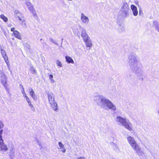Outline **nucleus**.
I'll return each instance as SVG.
<instances>
[{
    "label": "nucleus",
    "mask_w": 159,
    "mask_h": 159,
    "mask_svg": "<svg viewBox=\"0 0 159 159\" xmlns=\"http://www.w3.org/2000/svg\"><path fill=\"white\" fill-rule=\"evenodd\" d=\"M80 19L82 22L85 24H87L89 21V18L83 13L81 14Z\"/></svg>",
    "instance_id": "1a4fd4ad"
},
{
    "label": "nucleus",
    "mask_w": 159,
    "mask_h": 159,
    "mask_svg": "<svg viewBox=\"0 0 159 159\" xmlns=\"http://www.w3.org/2000/svg\"><path fill=\"white\" fill-rule=\"evenodd\" d=\"M61 149V151L64 153H65V152L66 151V150L65 149L64 147H63V148H61V149Z\"/></svg>",
    "instance_id": "f704fd0d"
},
{
    "label": "nucleus",
    "mask_w": 159,
    "mask_h": 159,
    "mask_svg": "<svg viewBox=\"0 0 159 159\" xmlns=\"http://www.w3.org/2000/svg\"><path fill=\"white\" fill-rule=\"evenodd\" d=\"M3 131V129H1L0 130V143L3 142V140L2 138V134Z\"/></svg>",
    "instance_id": "b1692460"
},
{
    "label": "nucleus",
    "mask_w": 159,
    "mask_h": 159,
    "mask_svg": "<svg viewBox=\"0 0 159 159\" xmlns=\"http://www.w3.org/2000/svg\"><path fill=\"white\" fill-rule=\"evenodd\" d=\"M14 13L16 15L17 14H20V15H22V14L19 12V11L17 10H16L14 11Z\"/></svg>",
    "instance_id": "473e14b6"
},
{
    "label": "nucleus",
    "mask_w": 159,
    "mask_h": 159,
    "mask_svg": "<svg viewBox=\"0 0 159 159\" xmlns=\"http://www.w3.org/2000/svg\"><path fill=\"white\" fill-rule=\"evenodd\" d=\"M76 159H87L85 157H80L77 158Z\"/></svg>",
    "instance_id": "72a5a7b5"
},
{
    "label": "nucleus",
    "mask_w": 159,
    "mask_h": 159,
    "mask_svg": "<svg viewBox=\"0 0 159 159\" xmlns=\"http://www.w3.org/2000/svg\"><path fill=\"white\" fill-rule=\"evenodd\" d=\"M122 31H124V28L123 27L122 28Z\"/></svg>",
    "instance_id": "49530a36"
},
{
    "label": "nucleus",
    "mask_w": 159,
    "mask_h": 159,
    "mask_svg": "<svg viewBox=\"0 0 159 159\" xmlns=\"http://www.w3.org/2000/svg\"><path fill=\"white\" fill-rule=\"evenodd\" d=\"M25 99L27 102H29L30 101V99L28 97L26 98Z\"/></svg>",
    "instance_id": "58836bf2"
},
{
    "label": "nucleus",
    "mask_w": 159,
    "mask_h": 159,
    "mask_svg": "<svg viewBox=\"0 0 159 159\" xmlns=\"http://www.w3.org/2000/svg\"><path fill=\"white\" fill-rule=\"evenodd\" d=\"M127 139L128 143L138 156H142L144 154V153L141 150V148L139 147V146L133 137L129 136L127 137Z\"/></svg>",
    "instance_id": "7ed1b4c3"
},
{
    "label": "nucleus",
    "mask_w": 159,
    "mask_h": 159,
    "mask_svg": "<svg viewBox=\"0 0 159 159\" xmlns=\"http://www.w3.org/2000/svg\"><path fill=\"white\" fill-rule=\"evenodd\" d=\"M93 101L98 106L104 109L108 108L114 111L116 109L115 105L111 101L102 95L95 96L93 97Z\"/></svg>",
    "instance_id": "f03ea898"
},
{
    "label": "nucleus",
    "mask_w": 159,
    "mask_h": 159,
    "mask_svg": "<svg viewBox=\"0 0 159 159\" xmlns=\"http://www.w3.org/2000/svg\"><path fill=\"white\" fill-rule=\"evenodd\" d=\"M13 34L16 38L20 39H21V36L19 32L18 31H14Z\"/></svg>",
    "instance_id": "6ab92c4d"
},
{
    "label": "nucleus",
    "mask_w": 159,
    "mask_h": 159,
    "mask_svg": "<svg viewBox=\"0 0 159 159\" xmlns=\"http://www.w3.org/2000/svg\"><path fill=\"white\" fill-rule=\"evenodd\" d=\"M30 70L32 74H34L36 73V70L32 66H30Z\"/></svg>",
    "instance_id": "4be33fe9"
},
{
    "label": "nucleus",
    "mask_w": 159,
    "mask_h": 159,
    "mask_svg": "<svg viewBox=\"0 0 159 159\" xmlns=\"http://www.w3.org/2000/svg\"><path fill=\"white\" fill-rule=\"evenodd\" d=\"M0 17L1 19H2L5 22H6L8 20L7 18L5 17L3 14H2L0 16Z\"/></svg>",
    "instance_id": "5701e85b"
},
{
    "label": "nucleus",
    "mask_w": 159,
    "mask_h": 159,
    "mask_svg": "<svg viewBox=\"0 0 159 159\" xmlns=\"http://www.w3.org/2000/svg\"><path fill=\"white\" fill-rule=\"evenodd\" d=\"M9 155L11 157H13L15 156V149L13 148L10 150L9 153Z\"/></svg>",
    "instance_id": "a211bd4d"
},
{
    "label": "nucleus",
    "mask_w": 159,
    "mask_h": 159,
    "mask_svg": "<svg viewBox=\"0 0 159 159\" xmlns=\"http://www.w3.org/2000/svg\"><path fill=\"white\" fill-rule=\"evenodd\" d=\"M57 64V66H59L61 67L62 66V65L60 61L58 60H57L56 62Z\"/></svg>",
    "instance_id": "7c9ffc66"
},
{
    "label": "nucleus",
    "mask_w": 159,
    "mask_h": 159,
    "mask_svg": "<svg viewBox=\"0 0 159 159\" xmlns=\"http://www.w3.org/2000/svg\"><path fill=\"white\" fill-rule=\"evenodd\" d=\"M22 93L23 94H25V90L24 89V88L22 86Z\"/></svg>",
    "instance_id": "e433bc0d"
},
{
    "label": "nucleus",
    "mask_w": 159,
    "mask_h": 159,
    "mask_svg": "<svg viewBox=\"0 0 159 159\" xmlns=\"http://www.w3.org/2000/svg\"><path fill=\"white\" fill-rule=\"evenodd\" d=\"M21 25L25 28H26L27 27V25L25 22V21L21 22Z\"/></svg>",
    "instance_id": "cd10ccee"
},
{
    "label": "nucleus",
    "mask_w": 159,
    "mask_h": 159,
    "mask_svg": "<svg viewBox=\"0 0 159 159\" xmlns=\"http://www.w3.org/2000/svg\"><path fill=\"white\" fill-rule=\"evenodd\" d=\"M50 81H51V83H53L55 82V80L53 79L50 80Z\"/></svg>",
    "instance_id": "a19ab883"
},
{
    "label": "nucleus",
    "mask_w": 159,
    "mask_h": 159,
    "mask_svg": "<svg viewBox=\"0 0 159 159\" xmlns=\"http://www.w3.org/2000/svg\"><path fill=\"white\" fill-rule=\"evenodd\" d=\"M128 61L130 69L135 74L139 77L142 76L143 73L142 65L136 54L130 53L128 56Z\"/></svg>",
    "instance_id": "f257e3e1"
},
{
    "label": "nucleus",
    "mask_w": 159,
    "mask_h": 159,
    "mask_svg": "<svg viewBox=\"0 0 159 159\" xmlns=\"http://www.w3.org/2000/svg\"><path fill=\"white\" fill-rule=\"evenodd\" d=\"M35 141H36V142H37L38 143V144L39 145H40V143L39 142V140L38 139H36Z\"/></svg>",
    "instance_id": "79ce46f5"
},
{
    "label": "nucleus",
    "mask_w": 159,
    "mask_h": 159,
    "mask_svg": "<svg viewBox=\"0 0 159 159\" xmlns=\"http://www.w3.org/2000/svg\"><path fill=\"white\" fill-rule=\"evenodd\" d=\"M131 8L132 10L133 15L135 16H137L138 14L137 7L134 5H132L131 6Z\"/></svg>",
    "instance_id": "ddd939ff"
},
{
    "label": "nucleus",
    "mask_w": 159,
    "mask_h": 159,
    "mask_svg": "<svg viewBox=\"0 0 159 159\" xmlns=\"http://www.w3.org/2000/svg\"><path fill=\"white\" fill-rule=\"evenodd\" d=\"M81 36L83 39L89 37L86 32V30L84 28H83L82 30L81 31Z\"/></svg>",
    "instance_id": "4468645a"
},
{
    "label": "nucleus",
    "mask_w": 159,
    "mask_h": 159,
    "mask_svg": "<svg viewBox=\"0 0 159 159\" xmlns=\"http://www.w3.org/2000/svg\"><path fill=\"white\" fill-rule=\"evenodd\" d=\"M52 110L56 112L58 111V108L57 106V103L55 102L50 103Z\"/></svg>",
    "instance_id": "f8f14e48"
},
{
    "label": "nucleus",
    "mask_w": 159,
    "mask_h": 159,
    "mask_svg": "<svg viewBox=\"0 0 159 159\" xmlns=\"http://www.w3.org/2000/svg\"><path fill=\"white\" fill-rule=\"evenodd\" d=\"M157 113L159 115V109L157 111Z\"/></svg>",
    "instance_id": "a18cd8bd"
},
{
    "label": "nucleus",
    "mask_w": 159,
    "mask_h": 159,
    "mask_svg": "<svg viewBox=\"0 0 159 159\" xmlns=\"http://www.w3.org/2000/svg\"><path fill=\"white\" fill-rule=\"evenodd\" d=\"M135 3L137 5H139V2L138 1H135Z\"/></svg>",
    "instance_id": "37998d69"
},
{
    "label": "nucleus",
    "mask_w": 159,
    "mask_h": 159,
    "mask_svg": "<svg viewBox=\"0 0 159 159\" xmlns=\"http://www.w3.org/2000/svg\"><path fill=\"white\" fill-rule=\"evenodd\" d=\"M8 150V148L6 144H5L3 142L0 143V150L6 152Z\"/></svg>",
    "instance_id": "9b49d317"
},
{
    "label": "nucleus",
    "mask_w": 159,
    "mask_h": 159,
    "mask_svg": "<svg viewBox=\"0 0 159 159\" xmlns=\"http://www.w3.org/2000/svg\"><path fill=\"white\" fill-rule=\"evenodd\" d=\"M15 30V28L14 27L12 28L11 29V31L13 32V34L14 33V32L16 31Z\"/></svg>",
    "instance_id": "4c0bfd02"
},
{
    "label": "nucleus",
    "mask_w": 159,
    "mask_h": 159,
    "mask_svg": "<svg viewBox=\"0 0 159 159\" xmlns=\"http://www.w3.org/2000/svg\"><path fill=\"white\" fill-rule=\"evenodd\" d=\"M129 11L128 5L126 2H124L120 9V12L123 17L126 16Z\"/></svg>",
    "instance_id": "39448f33"
},
{
    "label": "nucleus",
    "mask_w": 159,
    "mask_h": 159,
    "mask_svg": "<svg viewBox=\"0 0 159 159\" xmlns=\"http://www.w3.org/2000/svg\"><path fill=\"white\" fill-rule=\"evenodd\" d=\"M60 147L59 149H61V148H63V147H64V145L61 142H59L58 143Z\"/></svg>",
    "instance_id": "2f4dec72"
},
{
    "label": "nucleus",
    "mask_w": 159,
    "mask_h": 159,
    "mask_svg": "<svg viewBox=\"0 0 159 159\" xmlns=\"http://www.w3.org/2000/svg\"><path fill=\"white\" fill-rule=\"evenodd\" d=\"M18 16L19 20L21 21V22L25 21V17L23 16L22 15H18Z\"/></svg>",
    "instance_id": "412c9836"
},
{
    "label": "nucleus",
    "mask_w": 159,
    "mask_h": 159,
    "mask_svg": "<svg viewBox=\"0 0 159 159\" xmlns=\"http://www.w3.org/2000/svg\"><path fill=\"white\" fill-rule=\"evenodd\" d=\"M23 96L25 98V99L26 98H28V97L27 96L26 94L25 93V94H23Z\"/></svg>",
    "instance_id": "ea45409f"
},
{
    "label": "nucleus",
    "mask_w": 159,
    "mask_h": 159,
    "mask_svg": "<svg viewBox=\"0 0 159 159\" xmlns=\"http://www.w3.org/2000/svg\"><path fill=\"white\" fill-rule=\"evenodd\" d=\"M18 15H20V14H17L16 15V16L18 18Z\"/></svg>",
    "instance_id": "c03bdc74"
},
{
    "label": "nucleus",
    "mask_w": 159,
    "mask_h": 159,
    "mask_svg": "<svg viewBox=\"0 0 159 159\" xmlns=\"http://www.w3.org/2000/svg\"><path fill=\"white\" fill-rule=\"evenodd\" d=\"M113 143V144L112 146H113V148L114 149H115L116 150H119V147L116 144Z\"/></svg>",
    "instance_id": "a878e982"
},
{
    "label": "nucleus",
    "mask_w": 159,
    "mask_h": 159,
    "mask_svg": "<svg viewBox=\"0 0 159 159\" xmlns=\"http://www.w3.org/2000/svg\"><path fill=\"white\" fill-rule=\"evenodd\" d=\"M48 99L49 103L55 102V97L53 93L52 92H49L47 93Z\"/></svg>",
    "instance_id": "0eeeda50"
},
{
    "label": "nucleus",
    "mask_w": 159,
    "mask_h": 159,
    "mask_svg": "<svg viewBox=\"0 0 159 159\" xmlns=\"http://www.w3.org/2000/svg\"><path fill=\"white\" fill-rule=\"evenodd\" d=\"M50 40L52 43H54L55 44H56L57 45H58V43L56 41H55L52 38H50Z\"/></svg>",
    "instance_id": "c756f323"
},
{
    "label": "nucleus",
    "mask_w": 159,
    "mask_h": 159,
    "mask_svg": "<svg viewBox=\"0 0 159 159\" xmlns=\"http://www.w3.org/2000/svg\"><path fill=\"white\" fill-rule=\"evenodd\" d=\"M83 40L85 42L86 47L89 48L92 47V42L89 37L83 39Z\"/></svg>",
    "instance_id": "9d476101"
},
{
    "label": "nucleus",
    "mask_w": 159,
    "mask_h": 159,
    "mask_svg": "<svg viewBox=\"0 0 159 159\" xmlns=\"http://www.w3.org/2000/svg\"><path fill=\"white\" fill-rule=\"evenodd\" d=\"M140 13H141V12H140V11L139 14H140Z\"/></svg>",
    "instance_id": "09e8293b"
},
{
    "label": "nucleus",
    "mask_w": 159,
    "mask_h": 159,
    "mask_svg": "<svg viewBox=\"0 0 159 159\" xmlns=\"http://www.w3.org/2000/svg\"><path fill=\"white\" fill-rule=\"evenodd\" d=\"M29 90L30 91V94L31 96V97L34 100H36L37 97L33 89L32 88H30Z\"/></svg>",
    "instance_id": "2eb2a0df"
},
{
    "label": "nucleus",
    "mask_w": 159,
    "mask_h": 159,
    "mask_svg": "<svg viewBox=\"0 0 159 159\" xmlns=\"http://www.w3.org/2000/svg\"><path fill=\"white\" fill-rule=\"evenodd\" d=\"M49 78L50 80L53 79V75H49Z\"/></svg>",
    "instance_id": "c9c22d12"
},
{
    "label": "nucleus",
    "mask_w": 159,
    "mask_h": 159,
    "mask_svg": "<svg viewBox=\"0 0 159 159\" xmlns=\"http://www.w3.org/2000/svg\"><path fill=\"white\" fill-rule=\"evenodd\" d=\"M1 83L4 87H6L7 85L6 84L7 82V77L6 75L2 72L1 73Z\"/></svg>",
    "instance_id": "6e6552de"
},
{
    "label": "nucleus",
    "mask_w": 159,
    "mask_h": 159,
    "mask_svg": "<svg viewBox=\"0 0 159 159\" xmlns=\"http://www.w3.org/2000/svg\"><path fill=\"white\" fill-rule=\"evenodd\" d=\"M3 57L4 58L5 61L6 63L7 64V66H9V64H8L9 62H7V61L8 60V57L7 56H4V57Z\"/></svg>",
    "instance_id": "bb28decb"
},
{
    "label": "nucleus",
    "mask_w": 159,
    "mask_h": 159,
    "mask_svg": "<svg viewBox=\"0 0 159 159\" xmlns=\"http://www.w3.org/2000/svg\"><path fill=\"white\" fill-rule=\"evenodd\" d=\"M27 103L29 106L31 108V110L33 111V112H34L35 111V108L34 107L33 105L32 104L31 101Z\"/></svg>",
    "instance_id": "aec40b11"
},
{
    "label": "nucleus",
    "mask_w": 159,
    "mask_h": 159,
    "mask_svg": "<svg viewBox=\"0 0 159 159\" xmlns=\"http://www.w3.org/2000/svg\"><path fill=\"white\" fill-rule=\"evenodd\" d=\"M153 23L155 30L159 33V22L157 21H154Z\"/></svg>",
    "instance_id": "dca6fc26"
},
{
    "label": "nucleus",
    "mask_w": 159,
    "mask_h": 159,
    "mask_svg": "<svg viewBox=\"0 0 159 159\" xmlns=\"http://www.w3.org/2000/svg\"><path fill=\"white\" fill-rule=\"evenodd\" d=\"M140 13H141V12H140V11L139 14H140Z\"/></svg>",
    "instance_id": "de8ad7c7"
},
{
    "label": "nucleus",
    "mask_w": 159,
    "mask_h": 159,
    "mask_svg": "<svg viewBox=\"0 0 159 159\" xmlns=\"http://www.w3.org/2000/svg\"><path fill=\"white\" fill-rule=\"evenodd\" d=\"M25 4L26 5L28 8L31 12L34 15L35 14L36 11L34 10L33 6L32 5L30 1V0H28V1H26Z\"/></svg>",
    "instance_id": "423d86ee"
},
{
    "label": "nucleus",
    "mask_w": 159,
    "mask_h": 159,
    "mask_svg": "<svg viewBox=\"0 0 159 159\" xmlns=\"http://www.w3.org/2000/svg\"><path fill=\"white\" fill-rule=\"evenodd\" d=\"M4 126V124L2 121H0V129H2Z\"/></svg>",
    "instance_id": "c85d7f7f"
},
{
    "label": "nucleus",
    "mask_w": 159,
    "mask_h": 159,
    "mask_svg": "<svg viewBox=\"0 0 159 159\" xmlns=\"http://www.w3.org/2000/svg\"><path fill=\"white\" fill-rule=\"evenodd\" d=\"M116 122L119 124L124 126L129 131L132 130V124L129 120L120 116H117L115 119Z\"/></svg>",
    "instance_id": "20e7f679"
},
{
    "label": "nucleus",
    "mask_w": 159,
    "mask_h": 159,
    "mask_svg": "<svg viewBox=\"0 0 159 159\" xmlns=\"http://www.w3.org/2000/svg\"><path fill=\"white\" fill-rule=\"evenodd\" d=\"M1 51L2 55L3 57L7 56L6 52L4 50L1 48Z\"/></svg>",
    "instance_id": "393cba45"
},
{
    "label": "nucleus",
    "mask_w": 159,
    "mask_h": 159,
    "mask_svg": "<svg viewBox=\"0 0 159 159\" xmlns=\"http://www.w3.org/2000/svg\"><path fill=\"white\" fill-rule=\"evenodd\" d=\"M66 61L68 63H74V61L70 57L68 56H66L65 57Z\"/></svg>",
    "instance_id": "f3484780"
}]
</instances>
